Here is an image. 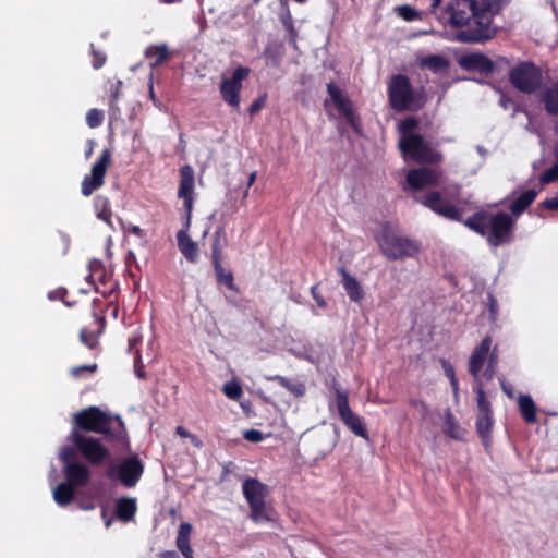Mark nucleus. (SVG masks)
Here are the masks:
<instances>
[{
  "mask_svg": "<svg viewBox=\"0 0 558 558\" xmlns=\"http://www.w3.org/2000/svg\"><path fill=\"white\" fill-rule=\"evenodd\" d=\"M414 198L441 217L453 221H462L470 230L485 238L490 247H499L511 243L513 240L515 221L508 213L489 214L480 210L462 220L461 209L450 204L438 191L416 194Z\"/></svg>",
  "mask_w": 558,
  "mask_h": 558,
  "instance_id": "obj_1",
  "label": "nucleus"
},
{
  "mask_svg": "<svg viewBox=\"0 0 558 558\" xmlns=\"http://www.w3.org/2000/svg\"><path fill=\"white\" fill-rule=\"evenodd\" d=\"M498 4L494 0H452L446 7L449 23L456 32L453 39L463 44H483L493 39L497 31L493 26Z\"/></svg>",
  "mask_w": 558,
  "mask_h": 558,
  "instance_id": "obj_2",
  "label": "nucleus"
},
{
  "mask_svg": "<svg viewBox=\"0 0 558 558\" xmlns=\"http://www.w3.org/2000/svg\"><path fill=\"white\" fill-rule=\"evenodd\" d=\"M492 342L493 339L490 336L484 337L481 343L474 348L468 364V371L475 381L473 386L476 401L475 428L484 445L488 442L492 435L494 413L492 402L486 396L484 384L480 375L488 357Z\"/></svg>",
  "mask_w": 558,
  "mask_h": 558,
  "instance_id": "obj_3",
  "label": "nucleus"
},
{
  "mask_svg": "<svg viewBox=\"0 0 558 558\" xmlns=\"http://www.w3.org/2000/svg\"><path fill=\"white\" fill-rule=\"evenodd\" d=\"M76 428L104 435L111 442H122L128 438L125 424L120 415L102 411L96 405L85 408L73 416Z\"/></svg>",
  "mask_w": 558,
  "mask_h": 558,
  "instance_id": "obj_4",
  "label": "nucleus"
},
{
  "mask_svg": "<svg viewBox=\"0 0 558 558\" xmlns=\"http://www.w3.org/2000/svg\"><path fill=\"white\" fill-rule=\"evenodd\" d=\"M195 196V177L194 169L190 165H184L180 168V183L178 189V197L183 201V208L185 210L186 221L185 229L177 233L178 247L182 255L190 263L198 260V245L187 234L186 230L190 228L192 210Z\"/></svg>",
  "mask_w": 558,
  "mask_h": 558,
  "instance_id": "obj_5",
  "label": "nucleus"
},
{
  "mask_svg": "<svg viewBox=\"0 0 558 558\" xmlns=\"http://www.w3.org/2000/svg\"><path fill=\"white\" fill-rule=\"evenodd\" d=\"M375 240L380 253L388 260L414 258L422 247L418 240L400 234L397 228L388 221L381 225L380 231L375 234Z\"/></svg>",
  "mask_w": 558,
  "mask_h": 558,
  "instance_id": "obj_6",
  "label": "nucleus"
},
{
  "mask_svg": "<svg viewBox=\"0 0 558 558\" xmlns=\"http://www.w3.org/2000/svg\"><path fill=\"white\" fill-rule=\"evenodd\" d=\"M388 100L390 107L397 112L420 109L423 106L410 78L403 74L392 76L388 86Z\"/></svg>",
  "mask_w": 558,
  "mask_h": 558,
  "instance_id": "obj_7",
  "label": "nucleus"
},
{
  "mask_svg": "<svg viewBox=\"0 0 558 558\" xmlns=\"http://www.w3.org/2000/svg\"><path fill=\"white\" fill-rule=\"evenodd\" d=\"M143 473L144 463L137 454L120 461H110L106 469V476L110 481H118L128 488L136 486Z\"/></svg>",
  "mask_w": 558,
  "mask_h": 558,
  "instance_id": "obj_8",
  "label": "nucleus"
},
{
  "mask_svg": "<svg viewBox=\"0 0 558 558\" xmlns=\"http://www.w3.org/2000/svg\"><path fill=\"white\" fill-rule=\"evenodd\" d=\"M242 490L251 509L250 519L256 523L271 521L265 501L268 495L267 485L256 478H246L242 484Z\"/></svg>",
  "mask_w": 558,
  "mask_h": 558,
  "instance_id": "obj_9",
  "label": "nucleus"
},
{
  "mask_svg": "<svg viewBox=\"0 0 558 558\" xmlns=\"http://www.w3.org/2000/svg\"><path fill=\"white\" fill-rule=\"evenodd\" d=\"M509 81L519 92L533 94L542 87L543 73L534 62L523 61L510 70Z\"/></svg>",
  "mask_w": 558,
  "mask_h": 558,
  "instance_id": "obj_10",
  "label": "nucleus"
},
{
  "mask_svg": "<svg viewBox=\"0 0 558 558\" xmlns=\"http://www.w3.org/2000/svg\"><path fill=\"white\" fill-rule=\"evenodd\" d=\"M332 390L336 396V405L339 413V416L343 424L356 436L368 440V430L366 428L365 423L362 417L354 413L349 404V395L345 390L340 388L339 383L333 379L332 380Z\"/></svg>",
  "mask_w": 558,
  "mask_h": 558,
  "instance_id": "obj_11",
  "label": "nucleus"
},
{
  "mask_svg": "<svg viewBox=\"0 0 558 558\" xmlns=\"http://www.w3.org/2000/svg\"><path fill=\"white\" fill-rule=\"evenodd\" d=\"M399 148L404 158H410L420 163H437L441 160V155L433 150L421 134L400 138Z\"/></svg>",
  "mask_w": 558,
  "mask_h": 558,
  "instance_id": "obj_12",
  "label": "nucleus"
},
{
  "mask_svg": "<svg viewBox=\"0 0 558 558\" xmlns=\"http://www.w3.org/2000/svg\"><path fill=\"white\" fill-rule=\"evenodd\" d=\"M71 440L77 451L92 465H101L110 457L109 450L98 438L73 430Z\"/></svg>",
  "mask_w": 558,
  "mask_h": 558,
  "instance_id": "obj_13",
  "label": "nucleus"
},
{
  "mask_svg": "<svg viewBox=\"0 0 558 558\" xmlns=\"http://www.w3.org/2000/svg\"><path fill=\"white\" fill-rule=\"evenodd\" d=\"M250 73V68L240 65L232 72L231 76H222L219 93L222 100L230 107L235 109L240 107L243 81L248 77Z\"/></svg>",
  "mask_w": 558,
  "mask_h": 558,
  "instance_id": "obj_14",
  "label": "nucleus"
},
{
  "mask_svg": "<svg viewBox=\"0 0 558 558\" xmlns=\"http://www.w3.org/2000/svg\"><path fill=\"white\" fill-rule=\"evenodd\" d=\"M112 161V154L109 148H105L95 163L92 166L90 173L86 174L81 183V193L84 196H90L95 191L105 184V178Z\"/></svg>",
  "mask_w": 558,
  "mask_h": 558,
  "instance_id": "obj_15",
  "label": "nucleus"
},
{
  "mask_svg": "<svg viewBox=\"0 0 558 558\" xmlns=\"http://www.w3.org/2000/svg\"><path fill=\"white\" fill-rule=\"evenodd\" d=\"M327 92L331 98V101L338 109L340 116H342L352 130L361 135L362 134V121L361 117L354 110L352 100L344 96L342 89L333 82L327 84Z\"/></svg>",
  "mask_w": 558,
  "mask_h": 558,
  "instance_id": "obj_16",
  "label": "nucleus"
},
{
  "mask_svg": "<svg viewBox=\"0 0 558 558\" xmlns=\"http://www.w3.org/2000/svg\"><path fill=\"white\" fill-rule=\"evenodd\" d=\"M405 182L407 186H404V190L420 192L428 186L437 185L439 172L426 167L411 169L407 174Z\"/></svg>",
  "mask_w": 558,
  "mask_h": 558,
  "instance_id": "obj_17",
  "label": "nucleus"
},
{
  "mask_svg": "<svg viewBox=\"0 0 558 558\" xmlns=\"http://www.w3.org/2000/svg\"><path fill=\"white\" fill-rule=\"evenodd\" d=\"M458 63L465 71H477L485 75L493 74L495 71L494 62L482 52L463 54Z\"/></svg>",
  "mask_w": 558,
  "mask_h": 558,
  "instance_id": "obj_18",
  "label": "nucleus"
},
{
  "mask_svg": "<svg viewBox=\"0 0 558 558\" xmlns=\"http://www.w3.org/2000/svg\"><path fill=\"white\" fill-rule=\"evenodd\" d=\"M65 481L74 487H84L87 485L90 478V472L88 468L80 463H71L63 468Z\"/></svg>",
  "mask_w": 558,
  "mask_h": 558,
  "instance_id": "obj_19",
  "label": "nucleus"
},
{
  "mask_svg": "<svg viewBox=\"0 0 558 558\" xmlns=\"http://www.w3.org/2000/svg\"><path fill=\"white\" fill-rule=\"evenodd\" d=\"M338 272L341 276V283L349 296V299L352 302L359 303L364 299L365 292L361 286V283L357 281V279L353 276H351L344 267H340L338 269Z\"/></svg>",
  "mask_w": 558,
  "mask_h": 558,
  "instance_id": "obj_20",
  "label": "nucleus"
},
{
  "mask_svg": "<svg viewBox=\"0 0 558 558\" xmlns=\"http://www.w3.org/2000/svg\"><path fill=\"white\" fill-rule=\"evenodd\" d=\"M114 511L117 518L122 522H130L137 512V502L134 497H120L116 500Z\"/></svg>",
  "mask_w": 558,
  "mask_h": 558,
  "instance_id": "obj_21",
  "label": "nucleus"
},
{
  "mask_svg": "<svg viewBox=\"0 0 558 558\" xmlns=\"http://www.w3.org/2000/svg\"><path fill=\"white\" fill-rule=\"evenodd\" d=\"M545 111L553 117H558V82L545 87L539 97Z\"/></svg>",
  "mask_w": 558,
  "mask_h": 558,
  "instance_id": "obj_22",
  "label": "nucleus"
},
{
  "mask_svg": "<svg viewBox=\"0 0 558 558\" xmlns=\"http://www.w3.org/2000/svg\"><path fill=\"white\" fill-rule=\"evenodd\" d=\"M536 196L537 191L534 189H529L522 192L509 206L511 215L518 217L523 214L532 205Z\"/></svg>",
  "mask_w": 558,
  "mask_h": 558,
  "instance_id": "obj_23",
  "label": "nucleus"
},
{
  "mask_svg": "<svg viewBox=\"0 0 558 558\" xmlns=\"http://www.w3.org/2000/svg\"><path fill=\"white\" fill-rule=\"evenodd\" d=\"M228 244V239L223 226L216 229L214 233V241L211 245V263L222 262L223 248Z\"/></svg>",
  "mask_w": 558,
  "mask_h": 558,
  "instance_id": "obj_24",
  "label": "nucleus"
},
{
  "mask_svg": "<svg viewBox=\"0 0 558 558\" xmlns=\"http://www.w3.org/2000/svg\"><path fill=\"white\" fill-rule=\"evenodd\" d=\"M518 403L523 420L529 424L536 423V405L532 397L530 395H521Z\"/></svg>",
  "mask_w": 558,
  "mask_h": 558,
  "instance_id": "obj_25",
  "label": "nucleus"
},
{
  "mask_svg": "<svg viewBox=\"0 0 558 558\" xmlns=\"http://www.w3.org/2000/svg\"><path fill=\"white\" fill-rule=\"evenodd\" d=\"M89 274L86 277V281L90 284H95L98 281L101 286H106L111 282L110 276L107 275L106 269L101 262L93 260L88 264Z\"/></svg>",
  "mask_w": 558,
  "mask_h": 558,
  "instance_id": "obj_26",
  "label": "nucleus"
},
{
  "mask_svg": "<svg viewBox=\"0 0 558 558\" xmlns=\"http://www.w3.org/2000/svg\"><path fill=\"white\" fill-rule=\"evenodd\" d=\"M75 488L70 483H59L53 489V499L59 506H68L74 498Z\"/></svg>",
  "mask_w": 558,
  "mask_h": 558,
  "instance_id": "obj_27",
  "label": "nucleus"
},
{
  "mask_svg": "<svg viewBox=\"0 0 558 558\" xmlns=\"http://www.w3.org/2000/svg\"><path fill=\"white\" fill-rule=\"evenodd\" d=\"M444 432L453 439H462L464 435V429L449 409L445 413Z\"/></svg>",
  "mask_w": 558,
  "mask_h": 558,
  "instance_id": "obj_28",
  "label": "nucleus"
},
{
  "mask_svg": "<svg viewBox=\"0 0 558 558\" xmlns=\"http://www.w3.org/2000/svg\"><path fill=\"white\" fill-rule=\"evenodd\" d=\"M450 65L447 58L440 54H428L421 61V66L428 69L435 73L441 72L448 69Z\"/></svg>",
  "mask_w": 558,
  "mask_h": 558,
  "instance_id": "obj_29",
  "label": "nucleus"
},
{
  "mask_svg": "<svg viewBox=\"0 0 558 558\" xmlns=\"http://www.w3.org/2000/svg\"><path fill=\"white\" fill-rule=\"evenodd\" d=\"M266 379L268 381L278 383L281 387L289 390L295 397H303L305 395V385L302 383L293 384L290 381L289 378L281 376V375L267 376Z\"/></svg>",
  "mask_w": 558,
  "mask_h": 558,
  "instance_id": "obj_30",
  "label": "nucleus"
},
{
  "mask_svg": "<svg viewBox=\"0 0 558 558\" xmlns=\"http://www.w3.org/2000/svg\"><path fill=\"white\" fill-rule=\"evenodd\" d=\"M216 275L217 282L226 286L228 289L235 291L234 277L230 270H226L222 266V262L211 263Z\"/></svg>",
  "mask_w": 558,
  "mask_h": 558,
  "instance_id": "obj_31",
  "label": "nucleus"
},
{
  "mask_svg": "<svg viewBox=\"0 0 558 558\" xmlns=\"http://www.w3.org/2000/svg\"><path fill=\"white\" fill-rule=\"evenodd\" d=\"M94 207L97 211V217L100 220H102L107 223H110L112 211H111L110 202H109L108 197L102 196V195L96 196L94 198Z\"/></svg>",
  "mask_w": 558,
  "mask_h": 558,
  "instance_id": "obj_32",
  "label": "nucleus"
},
{
  "mask_svg": "<svg viewBox=\"0 0 558 558\" xmlns=\"http://www.w3.org/2000/svg\"><path fill=\"white\" fill-rule=\"evenodd\" d=\"M80 341L90 350H95L99 345V337L95 331H90L87 328H82L80 331Z\"/></svg>",
  "mask_w": 558,
  "mask_h": 558,
  "instance_id": "obj_33",
  "label": "nucleus"
},
{
  "mask_svg": "<svg viewBox=\"0 0 558 558\" xmlns=\"http://www.w3.org/2000/svg\"><path fill=\"white\" fill-rule=\"evenodd\" d=\"M418 124L420 120L416 117H408L402 120L399 125L400 138H405L408 135H417L414 131L418 128Z\"/></svg>",
  "mask_w": 558,
  "mask_h": 558,
  "instance_id": "obj_34",
  "label": "nucleus"
},
{
  "mask_svg": "<svg viewBox=\"0 0 558 558\" xmlns=\"http://www.w3.org/2000/svg\"><path fill=\"white\" fill-rule=\"evenodd\" d=\"M192 533V524L187 522H183L180 524L178 535H177V547L178 549L190 546V537Z\"/></svg>",
  "mask_w": 558,
  "mask_h": 558,
  "instance_id": "obj_35",
  "label": "nucleus"
},
{
  "mask_svg": "<svg viewBox=\"0 0 558 558\" xmlns=\"http://www.w3.org/2000/svg\"><path fill=\"white\" fill-rule=\"evenodd\" d=\"M222 391L231 400L240 399L243 393L242 387L236 381H229L225 384Z\"/></svg>",
  "mask_w": 558,
  "mask_h": 558,
  "instance_id": "obj_36",
  "label": "nucleus"
},
{
  "mask_svg": "<svg viewBox=\"0 0 558 558\" xmlns=\"http://www.w3.org/2000/svg\"><path fill=\"white\" fill-rule=\"evenodd\" d=\"M104 122V112L96 108L90 109L86 113V123L89 128L95 129Z\"/></svg>",
  "mask_w": 558,
  "mask_h": 558,
  "instance_id": "obj_37",
  "label": "nucleus"
},
{
  "mask_svg": "<svg viewBox=\"0 0 558 558\" xmlns=\"http://www.w3.org/2000/svg\"><path fill=\"white\" fill-rule=\"evenodd\" d=\"M75 450H77L75 448V446L74 447L64 446L61 449L60 460L63 463V468H65L66 465L71 464V463H80L78 461H76V451Z\"/></svg>",
  "mask_w": 558,
  "mask_h": 558,
  "instance_id": "obj_38",
  "label": "nucleus"
},
{
  "mask_svg": "<svg viewBox=\"0 0 558 558\" xmlns=\"http://www.w3.org/2000/svg\"><path fill=\"white\" fill-rule=\"evenodd\" d=\"M542 184H549L558 181V160L551 167L547 168L539 177Z\"/></svg>",
  "mask_w": 558,
  "mask_h": 558,
  "instance_id": "obj_39",
  "label": "nucleus"
},
{
  "mask_svg": "<svg viewBox=\"0 0 558 558\" xmlns=\"http://www.w3.org/2000/svg\"><path fill=\"white\" fill-rule=\"evenodd\" d=\"M397 11L399 16L408 22H412L421 17L420 12L410 5H401L397 9Z\"/></svg>",
  "mask_w": 558,
  "mask_h": 558,
  "instance_id": "obj_40",
  "label": "nucleus"
},
{
  "mask_svg": "<svg viewBox=\"0 0 558 558\" xmlns=\"http://www.w3.org/2000/svg\"><path fill=\"white\" fill-rule=\"evenodd\" d=\"M98 366L96 363L94 364H88V365H78V366H74L70 369V374L74 377V378H80L82 377L85 373H89V374H93L97 371Z\"/></svg>",
  "mask_w": 558,
  "mask_h": 558,
  "instance_id": "obj_41",
  "label": "nucleus"
},
{
  "mask_svg": "<svg viewBox=\"0 0 558 558\" xmlns=\"http://www.w3.org/2000/svg\"><path fill=\"white\" fill-rule=\"evenodd\" d=\"M92 54H93V68L98 70L104 66L106 63L107 57L102 51H99L95 48L94 44L90 45Z\"/></svg>",
  "mask_w": 558,
  "mask_h": 558,
  "instance_id": "obj_42",
  "label": "nucleus"
},
{
  "mask_svg": "<svg viewBox=\"0 0 558 558\" xmlns=\"http://www.w3.org/2000/svg\"><path fill=\"white\" fill-rule=\"evenodd\" d=\"M153 49H154V56L156 57V60L154 63L155 66L163 63L168 59L169 51H168L167 46H165V45L156 46V47H153Z\"/></svg>",
  "mask_w": 558,
  "mask_h": 558,
  "instance_id": "obj_43",
  "label": "nucleus"
},
{
  "mask_svg": "<svg viewBox=\"0 0 558 558\" xmlns=\"http://www.w3.org/2000/svg\"><path fill=\"white\" fill-rule=\"evenodd\" d=\"M68 295V290L63 287L57 288L48 293V298L52 301L60 300L62 301L66 306H72V303L68 302L65 300V296Z\"/></svg>",
  "mask_w": 558,
  "mask_h": 558,
  "instance_id": "obj_44",
  "label": "nucleus"
},
{
  "mask_svg": "<svg viewBox=\"0 0 558 558\" xmlns=\"http://www.w3.org/2000/svg\"><path fill=\"white\" fill-rule=\"evenodd\" d=\"M538 206L545 210L558 211V195L542 201Z\"/></svg>",
  "mask_w": 558,
  "mask_h": 558,
  "instance_id": "obj_45",
  "label": "nucleus"
},
{
  "mask_svg": "<svg viewBox=\"0 0 558 558\" xmlns=\"http://www.w3.org/2000/svg\"><path fill=\"white\" fill-rule=\"evenodd\" d=\"M117 287L118 284L116 282H109L106 286H102V288L95 287V291L102 294L105 298H109L116 291Z\"/></svg>",
  "mask_w": 558,
  "mask_h": 558,
  "instance_id": "obj_46",
  "label": "nucleus"
},
{
  "mask_svg": "<svg viewBox=\"0 0 558 558\" xmlns=\"http://www.w3.org/2000/svg\"><path fill=\"white\" fill-rule=\"evenodd\" d=\"M311 294H312V296H313V299L316 302V305L318 307L325 308L327 306V303H326L324 296L318 291V286L317 284H315V286H313L311 288Z\"/></svg>",
  "mask_w": 558,
  "mask_h": 558,
  "instance_id": "obj_47",
  "label": "nucleus"
},
{
  "mask_svg": "<svg viewBox=\"0 0 558 558\" xmlns=\"http://www.w3.org/2000/svg\"><path fill=\"white\" fill-rule=\"evenodd\" d=\"M243 436L251 442H259L264 439L263 433L257 429H248L244 433Z\"/></svg>",
  "mask_w": 558,
  "mask_h": 558,
  "instance_id": "obj_48",
  "label": "nucleus"
},
{
  "mask_svg": "<svg viewBox=\"0 0 558 558\" xmlns=\"http://www.w3.org/2000/svg\"><path fill=\"white\" fill-rule=\"evenodd\" d=\"M265 101H266V95H263V96L258 97L257 99H255L248 108L250 114H255V113L259 112L262 110V108L265 106Z\"/></svg>",
  "mask_w": 558,
  "mask_h": 558,
  "instance_id": "obj_49",
  "label": "nucleus"
},
{
  "mask_svg": "<svg viewBox=\"0 0 558 558\" xmlns=\"http://www.w3.org/2000/svg\"><path fill=\"white\" fill-rule=\"evenodd\" d=\"M487 365H492V367H497L498 364V353H497V347H495L493 350H489L488 357L486 360Z\"/></svg>",
  "mask_w": 558,
  "mask_h": 558,
  "instance_id": "obj_50",
  "label": "nucleus"
},
{
  "mask_svg": "<svg viewBox=\"0 0 558 558\" xmlns=\"http://www.w3.org/2000/svg\"><path fill=\"white\" fill-rule=\"evenodd\" d=\"M496 374V367H492V365H486V368L483 372V377L486 380H492Z\"/></svg>",
  "mask_w": 558,
  "mask_h": 558,
  "instance_id": "obj_51",
  "label": "nucleus"
},
{
  "mask_svg": "<svg viewBox=\"0 0 558 558\" xmlns=\"http://www.w3.org/2000/svg\"><path fill=\"white\" fill-rule=\"evenodd\" d=\"M450 380V385H451V388H452V392H453V396L456 398V400L459 399V381H458V378H451L449 379Z\"/></svg>",
  "mask_w": 558,
  "mask_h": 558,
  "instance_id": "obj_52",
  "label": "nucleus"
},
{
  "mask_svg": "<svg viewBox=\"0 0 558 558\" xmlns=\"http://www.w3.org/2000/svg\"><path fill=\"white\" fill-rule=\"evenodd\" d=\"M489 300H490V302H489L490 316L493 319H495V316L497 314V301L493 296H490Z\"/></svg>",
  "mask_w": 558,
  "mask_h": 558,
  "instance_id": "obj_53",
  "label": "nucleus"
},
{
  "mask_svg": "<svg viewBox=\"0 0 558 558\" xmlns=\"http://www.w3.org/2000/svg\"><path fill=\"white\" fill-rule=\"evenodd\" d=\"M129 232L134 234V235H136V236H138V238H143L144 236V230L141 227H138V226H131L129 228Z\"/></svg>",
  "mask_w": 558,
  "mask_h": 558,
  "instance_id": "obj_54",
  "label": "nucleus"
},
{
  "mask_svg": "<svg viewBox=\"0 0 558 558\" xmlns=\"http://www.w3.org/2000/svg\"><path fill=\"white\" fill-rule=\"evenodd\" d=\"M159 558H180L179 554L174 550H166L159 554Z\"/></svg>",
  "mask_w": 558,
  "mask_h": 558,
  "instance_id": "obj_55",
  "label": "nucleus"
},
{
  "mask_svg": "<svg viewBox=\"0 0 558 558\" xmlns=\"http://www.w3.org/2000/svg\"><path fill=\"white\" fill-rule=\"evenodd\" d=\"M179 550H180V553L182 554V556H183L184 558H194V557H193V549H192L191 545H190V546L182 547V548H180Z\"/></svg>",
  "mask_w": 558,
  "mask_h": 558,
  "instance_id": "obj_56",
  "label": "nucleus"
},
{
  "mask_svg": "<svg viewBox=\"0 0 558 558\" xmlns=\"http://www.w3.org/2000/svg\"><path fill=\"white\" fill-rule=\"evenodd\" d=\"M177 434L180 435L181 437H191V434L183 427V426H178L177 429H175ZM192 438H195L194 436H192Z\"/></svg>",
  "mask_w": 558,
  "mask_h": 558,
  "instance_id": "obj_57",
  "label": "nucleus"
},
{
  "mask_svg": "<svg viewBox=\"0 0 558 558\" xmlns=\"http://www.w3.org/2000/svg\"><path fill=\"white\" fill-rule=\"evenodd\" d=\"M500 385H501V389H502V391H504L507 396L512 397V391H511V390L506 386V383H505V379H504V378H501V379H500Z\"/></svg>",
  "mask_w": 558,
  "mask_h": 558,
  "instance_id": "obj_58",
  "label": "nucleus"
},
{
  "mask_svg": "<svg viewBox=\"0 0 558 558\" xmlns=\"http://www.w3.org/2000/svg\"><path fill=\"white\" fill-rule=\"evenodd\" d=\"M444 372H445V375H446L449 379H451V378H456V377H457V376H456V372H454L453 366H451L450 368L445 369Z\"/></svg>",
  "mask_w": 558,
  "mask_h": 558,
  "instance_id": "obj_59",
  "label": "nucleus"
},
{
  "mask_svg": "<svg viewBox=\"0 0 558 558\" xmlns=\"http://www.w3.org/2000/svg\"><path fill=\"white\" fill-rule=\"evenodd\" d=\"M440 364L444 371L452 366L451 363L446 359H440Z\"/></svg>",
  "mask_w": 558,
  "mask_h": 558,
  "instance_id": "obj_60",
  "label": "nucleus"
},
{
  "mask_svg": "<svg viewBox=\"0 0 558 558\" xmlns=\"http://www.w3.org/2000/svg\"><path fill=\"white\" fill-rule=\"evenodd\" d=\"M255 180H256V172H252V173L250 174V178H248L247 186H248V187H250V186H252V185H253V183L255 182Z\"/></svg>",
  "mask_w": 558,
  "mask_h": 558,
  "instance_id": "obj_61",
  "label": "nucleus"
},
{
  "mask_svg": "<svg viewBox=\"0 0 558 558\" xmlns=\"http://www.w3.org/2000/svg\"><path fill=\"white\" fill-rule=\"evenodd\" d=\"M283 24L286 25V27H289L291 29L293 28L290 14L288 15V19L283 21Z\"/></svg>",
  "mask_w": 558,
  "mask_h": 558,
  "instance_id": "obj_62",
  "label": "nucleus"
},
{
  "mask_svg": "<svg viewBox=\"0 0 558 558\" xmlns=\"http://www.w3.org/2000/svg\"><path fill=\"white\" fill-rule=\"evenodd\" d=\"M149 96H150L151 100L154 102H156V96H155V93H154L153 83H150V86H149Z\"/></svg>",
  "mask_w": 558,
  "mask_h": 558,
  "instance_id": "obj_63",
  "label": "nucleus"
},
{
  "mask_svg": "<svg viewBox=\"0 0 558 558\" xmlns=\"http://www.w3.org/2000/svg\"><path fill=\"white\" fill-rule=\"evenodd\" d=\"M442 0H432V8L436 9L439 7Z\"/></svg>",
  "mask_w": 558,
  "mask_h": 558,
  "instance_id": "obj_64",
  "label": "nucleus"
}]
</instances>
